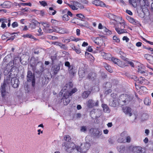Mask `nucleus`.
<instances>
[{
  "instance_id": "nucleus-53",
  "label": "nucleus",
  "mask_w": 153,
  "mask_h": 153,
  "mask_svg": "<svg viewBox=\"0 0 153 153\" xmlns=\"http://www.w3.org/2000/svg\"><path fill=\"white\" fill-rule=\"evenodd\" d=\"M79 19L76 18H73L71 21V22L73 23H75L76 22H77Z\"/></svg>"
},
{
  "instance_id": "nucleus-1",
  "label": "nucleus",
  "mask_w": 153,
  "mask_h": 153,
  "mask_svg": "<svg viewBox=\"0 0 153 153\" xmlns=\"http://www.w3.org/2000/svg\"><path fill=\"white\" fill-rule=\"evenodd\" d=\"M111 98L109 101V105L113 107H115L117 106L118 104L122 105L126 104L130 101L131 98L128 95L126 94H122L120 97V101H118L117 99V96L115 94H111Z\"/></svg>"
},
{
  "instance_id": "nucleus-52",
  "label": "nucleus",
  "mask_w": 153,
  "mask_h": 153,
  "mask_svg": "<svg viewBox=\"0 0 153 153\" xmlns=\"http://www.w3.org/2000/svg\"><path fill=\"white\" fill-rule=\"evenodd\" d=\"M20 4L23 6L27 5L30 6H31L32 5L31 4L30 2L28 3H21Z\"/></svg>"
},
{
  "instance_id": "nucleus-37",
  "label": "nucleus",
  "mask_w": 153,
  "mask_h": 153,
  "mask_svg": "<svg viewBox=\"0 0 153 153\" xmlns=\"http://www.w3.org/2000/svg\"><path fill=\"white\" fill-rule=\"evenodd\" d=\"M64 139L65 140L68 141V142H70L71 139L70 136L68 135H65L64 137Z\"/></svg>"
},
{
  "instance_id": "nucleus-28",
  "label": "nucleus",
  "mask_w": 153,
  "mask_h": 153,
  "mask_svg": "<svg viewBox=\"0 0 153 153\" xmlns=\"http://www.w3.org/2000/svg\"><path fill=\"white\" fill-rule=\"evenodd\" d=\"M140 93L141 94L146 93L147 92V89L146 88L143 86H141L140 88Z\"/></svg>"
},
{
  "instance_id": "nucleus-16",
  "label": "nucleus",
  "mask_w": 153,
  "mask_h": 153,
  "mask_svg": "<svg viewBox=\"0 0 153 153\" xmlns=\"http://www.w3.org/2000/svg\"><path fill=\"white\" fill-rule=\"evenodd\" d=\"M79 77L82 78L84 77L85 75V71L83 67H81L79 69Z\"/></svg>"
},
{
  "instance_id": "nucleus-9",
  "label": "nucleus",
  "mask_w": 153,
  "mask_h": 153,
  "mask_svg": "<svg viewBox=\"0 0 153 153\" xmlns=\"http://www.w3.org/2000/svg\"><path fill=\"white\" fill-rule=\"evenodd\" d=\"M11 84L13 88H17L19 84L18 79L16 77L12 78L11 79Z\"/></svg>"
},
{
  "instance_id": "nucleus-22",
  "label": "nucleus",
  "mask_w": 153,
  "mask_h": 153,
  "mask_svg": "<svg viewBox=\"0 0 153 153\" xmlns=\"http://www.w3.org/2000/svg\"><path fill=\"white\" fill-rule=\"evenodd\" d=\"M94 4L97 6H100L102 7L105 6V4L102 1L99 0H95L94 1Z\"/></svg>"
},
{
  "instance_id": "nucleus-46",
  "label": "nucleus",
  "mask_w": 153,
  "mask_h": 153,
  "mask_svg": "<svg viewBox=\"0 0 153 153\" xmlns=\"http://www.w3.org/2000/svg\"><path fill=\"white\" fill-rule=\"evenodd\" d=\"M39 2L41 5H42V6L44 7H45L46 6H47V5H48L47 3L45 1H39Z\"/></svg>"
},
{
  "instance_id": "nucleus-17",
  "label": "nucleus",
  "mask_w": 153,
  "mask_h": 153,
  "mask_svg": "<svg viewBox=\"0 0 153 153\" xmlns=\"http://www.w3.org/2000/svg\"><path fill=\"white\" fill-rule=\"evenodd\" d=\"M6 86V84L5 83H4L3 85H1V93L2 96L3 97H5L6 95V94L7 93V92H6L5 90V87Z\"/></svg>"
},
{
  "instance_id": "nucleus-14",
  "label": "nucleus",
  "mask_w": 153,
  "mask_h": 153,
  "mask_svg": "<svg viewBox=\"0 0 153 153\" xmlns=\"http://www.w3.org/2000/svg\"><path fill=\"white\" fill-rule=\"evenodd\" d=\"M115 30L119 34L126 33L127 32L126 30L123 28L122 27H120L119 25L118 26V27H116L115 28Z\"/></svg>"
},
{
  "instance_id": "nucleus-23",
  "label": "nucleus",
  "mask_w": 153,
  "mask_h": 153,
  "mask_svg": "<svg viewBox=\"0 0 153 153\" xmlns=\"http://www.w3.org/2000/svg\"><path fill=\"white\" fill-rule=\"evenodd\" d=\"M52 29H49L48 28H43V30L44 32L46 33H51L53 32H55L54 27H52Z\"/></svg>"
},
{
  "instance_id": "nucleus-54",
  "label": "nucleus",
  "mask_w": 153,
  "mask_h": 153,
  "mask_svg": "<svg viewBox=\"0 0 153 153\" xmlns=\"http://www.w3.org/2000/svg\"><path fill=\"white\" fill-rule=\"evenodd\" d=\"M123 41H125L126 42H128L129 41V39L126 36H124L123 38Z\"/></svg>"
},
{
  "instance_id": "nucleus-47",
  "label": "nucleus",
  "mask_w": 153,
  "mask_h": 153,
  "mask_svg": "<svg viewBox=\"0 0 153 153\" xmlns=\"http://www.w3.org/2000/svg\"><path fill=\"white\" fill-rule=\"evenodd\" d=\"M68 4L72 10H77L78 9L77 7H76L74 5H70L69 4Z\"/></svg>"
},
{
  "instance_id": "nucleus-3",
  "label": "nucleus",
  "mask_w": 153,
  "mask_h": 153,
  "mask_svg": "<svg viewBox=\"0 0 153 153\" xmlns=\"http://www.w3.org/2000/svg\"><path fill=\"white\" fill-rule=\"evenodd\" d=\"M91 145L89 143H85L84 144L82 148L79 146L76 147V149L77 152L81 153H86L90 147Z\"/></svg>"
},
{
  "instance_id": "nucleus-64",
  "label": "nucleus",
  "mask_w": 153,
  "mask_h": 153,
  "mask_svg": "<svg viewBox=\"0 0 153 153\" xmlns=\"http://www.w3.org/2000/svg\"><path fill=\"white\" fill-rule=\"evenodd\" d=\"M88 45V43L87 42H84L82 44V46L83 47H85Z\"/></svg>"
},
{
  "instance_id": "nucleus-34",
  "label": "nucleus",
  "mask_w": 153,
  "mask_h": 153,
  "mask_svg": "<svg viewBox=\"0 0 153 153\" xmlns=\"http://www.w3.org/2000/svg\"><path fill=\"white\" fill-rule=\"evenodd\" d=\"M103 29L105 33V34L107 35H109L111 34V32L110 30H109L108 29H107L105 27H104L103 28Z\"/></svg>"
},
{
  "instance_id": "nucleus-8",
  "label": "nucleus",
  "mask_w": 153,
  "mask_h": 153,
  "mask_svg": "<svg viewBox=\"0 0 153 153\" xmlns=\"http://www.w3.org/2000/svg\"><path fill=\"white\" fill-rule=\"evenodd\" d=\"M63 96L62 98L63 103L65 105H67L69 102L70 100L69 98L70 96L68 94V93H65L64 91L63 93Z\"/></svg>"
},
{
  "instance_id": "nucleus-24",
  "label": "nucleus",
  "mask_w": 153,
  "mask_h": 153,
  "mask_svg": "<svg viewBox=\"0 0 153 153\" xmlns=\"http://www.w3.org/2000/svg\"><path fill=\"white\" fill-rule=\"evenodd\" d=\"M54 45L59 46L62 49L66 50L67 49V47L64 44H62L60 43L56 42L53 43Z\"/></svg>"
},
{
  "instance_id": "nucleus-31",
  "label": "nucleus",
  "mask_w": 153,
  "mask_h": 153,
  "mask_svg": "<svg viewBox=\"0 0 153 153\" xmlns=\"http://www.w3.org/2000/svg\"><path fill=\"white\" fill-rule=\"evenodd\" d=\"M22 37L24 38H27L31 39H35V38L31 34L29 33L24 34L22 36Z\"/></svg>"
},
{
  "instance_id": "nucleus-44",
  "label": "nucleus",
  "mask_w": 153,
  "mask_h": 153,
  "mask_svg": "<svg viewBox=\"0 0 153 153\" xmlns=\"http://www.w3.org/2000/svg\"><path fill=\"white\" fill-rule=\"evenodd\" d=\"M113 39L115 42H119L120 41V39L116 36L113 37Z\"/></svg>"
},
{
  "instance_id": "nucleus-11",
  "label": "nucleus",
  "mask_w": 153,
  "mask_h": 153,
  "mask_svg": "<svg viewBox=\"0 0 153 153\" xmlns=\"http://www.w3.org/2000/svg\"><path fill=\"white\" fill-rule=\"evenodd\" d=\"M54 30H55V31L56 32L61 34H64L67 32V30L61 27H55Z\"/></svg>"
},
{
  "instance_id": "nucleus-12",
  "label": "nucleus",
  "mask_w": 153,
  "mask_h": 153,
  "mask_svg": "<svg viewBox=\"0 0 153 153\" xmlns=\"http://www.w3.org/2000/svg\"><path fill=\"white\" fill-rule=\"evenodd\" d=\"M123 111L125 114L130 116L132 115L131 108L128 107H124L123 108Z\"/></svg>"
},
{
  "instance_id": "nucleus-2",
  "label": "nucleus",
  "mask_w": 153,
  "mask_h": 153,
  "mask_svg": "<svg viewBox=\"0 0 153 153\" xmlns=\"http://www.w3.org/2000/svg\"><path fill=\"white\" fill-rule=\"evenodd\" d=\"M131 141V138L129 136H127L126 132L123 131L120 135V137L118 139V141L120 143H129Z\"/></svg>"
},
{
  "instance_id": "nucleus-13",
  "label": "nucleus",
  "mask_w": 153,
  "mask_h": 153,
  "mask_svg": "<svg viewBox=\"0 0 153 153\" xmlns=\"http://www.w3.org/2000/svg\"><path fill=\"white\" fill-rule=\"evenodd\" d=\"M137 81L138 83L141 84L148 85L149 83L148 81L142 77H139Z\"/></svg>"
},
{
  "instance_id": "nucleus-6",
  "label": "nucleus",
  "mask_w": 153,
  "mask_h": 153,
  "mask_svg": "<svg viewBox=\"0 0 153 153\" xmlns=\"http://www.w3.org/2000/svg\"><path fill=\"white\" fill-rule=\"evenodd\" d=\"M27 80L28 82H32V85L34 86L35 84V76L32 75L30 71H28L27 72Z\"/></svg>"
},
{
  "instance_id": "nucleus-61",
  "label": "nucleus",
  "mask_w": 153,
  "mask_h": 153,
  "mask_svg": "<svg viewBox=\"0 0 153 153\" xmlns=\"http://www.w3.org/2000/svg\"><path fill=\"white\" fill-rule=\"evenodd\" d=\"M141 42H138L136 44V46L137 47H140L142 45Z\"/></svg>"
},
{
  "instance_id": "nucleus-56",
  "label": "nucleus",
  "mask_w": 153,
  "mask_h": 153,
  "mask_svg": "<svg viewBox=\"0 0 153 153\" xmlns=\"http://www.w3.org/2000/svg\"><path fill=\"white\" fill-rule=\"evenodd\" d=\"M65 65L66 66L68 67L69 68H70V63L68 62H66L65 63Z\"/></svg>"
},
{
  "instance_id": "nucleus-40",
  "label": "nucleus",
  "mask_w": 153,
  "mask_h": 153,
  "mask_svg": "<svg viewBox=\"0 0 153 153\" xmlns=\"http://www.w3.org/2000/svg\"><path fill=\"white\" fill-rule=\"evenodd\" d=\"M144 102L145 104L146 105H149L151 104V101L148 98H146Z\"/></svg>"
},
{
  "instance_id": "nucleus-4",
  "label": "nucleus",
  "mask_w": 153,
  "mask_h": 153,
  "mask_svg": "<svg viewBox=\"0 0 153 153\" xmlns=\"http://www.w3.org/2000/svg\"><path fill=\"white\" fill-rule=\"evenodd\" d=\"M99 101L98 100L89 99L86 102L87 107L89 108L97 107L99 105Z\"/></svg>"
},
{
  "instance_id": "nucleus-60",
  "label": "nucleus",
  "mask_w": 153,
  "mask_h": 153,
  "mask_svg": "<svg viewBox=\"0 0 153 153\" xmlns=\"http://www.w3.org/2000/svg\"><path fill=\"white\" fill-rule=\"evenodd\" d=\"M1 22L2 24L1 26V27L3 28H4L5 27H6V25L5 23H4L3 22Z\"/></svg>"
},
{
  "instance_id": "nucleus-51",
  "label": "nucleus",
  "mask_w": 153,
  "mask_h": 153,
  "mask_svg": "<svg viewBox=\"0 0 153 153\" xmlns=\"http://www.w3.org/2000/svg\"><path fill=\"white\" fill-rule=\"evenodd\" d=\"M119 54L122 56L121 57L122 59H124V58L126 56V55L122 51L119 52Z\"/></svg>"
},
{
  "instance_id": "nucleus-29",
  "label": "nucleus",
  "mask_w": 153,
  "mask_h": 153,
  "mask_svg": "<svg viewBox=\"0 0 153 153\" xmlns=\"http://www.w3.org/2000/svg\"><path fill=\"white\" fill-rule=\"evenodd\" d=\"M39 23L43 26L44 28H49L50 27L49 23L47 22H41Z\"/></svg>"
},
{
  "instance_id": "nucleus-21",
  "label": "nucleus",
  "mask_w": 153,
  "mask_h": 153,
  "mask_svg": "<svg viewBox=\"0 0 153 153\" xmlns=\"http://www.w3.org/2000/svg\"><path fill=\"white\" fill-rule=\"evenodd\" d=\"M14 62L13 61H10L7 65L6 67V68L7 71H11L13 67Z\"/></svg>"
},
{
  "instance_id": "nucleus-48",
  "label": "nucleus",
  "mask_w": 153,
  "mask_h": 153,
  "mask_svg": "<svg viewBox=\"0 0 153 153\" xmlns=\"http://www.w3.org/2000/svg\"><path fill=\"white\" fill-rule=\"evenodd\" d=\"M11 25L13 28H15L18 26V24L17 22H15L12 24Z\"/></svg>"
},
{
  "instance_id": "nucleus-19",
  "label": "nucleus",
  "mask_w": 153,
  "mask_h": 153,
  "mask_svg": "<svg viewBox=\"0 0 153 153\" xmlns=\"http://www.w3.org/2000/svg\"><path fill=\"white\" fill-rule=\"evenodd\" d=\"M102 107L103 108V110L104 112L108 113L110 112V110L107 105L102 104Z\"/></svg>"
},
{
  "instance_id": "nucleus-39",
  "label": "nucleus",
  "mask_w": 153,
  "mask_h": 153,
  "mask_svg": "<svg viewBox=\"0 0 153 153\" xmlns=\"http://www.w3.org/2000/svg\"><path fill=\"white\" fill-rule=\"evenodd\" d=\"M10 35L11 34L9 33H5L2 36V39L3 40H4L7 38V37H6L5 36H10Z\"/></svg>"
},
{
  "instance_id": "nucleus-32",
  "label": "nucleus",
  "mask_w": 153,
  "mask_h": 153,
  "mask_svg": "<svg viewBox=\"0 0 153 153\" xmlns=\"http://www.w3.org/2000/svg\"><path fill=\"white\" fill-rule=\"evenodd\" d=\"M121 20V22L119 23V24L118 25V26L119 25L120 27H122L124 29L125 28V26L126 25L124 20Z\"/></svg>"
},
{
  "instance_id": "nucleus-59",
  "label": "nucleus",
  "mask_w": 153,
  "mask_h": 153,
  "mask_svg": "<svg viewBox=\"0 0 153 153\" xmlns=\"http://www.w3.org/2000/svg\"><path fill=\"white\" fill-rule=\"evenodd\" d=\"M38 32L39 33V35H40L42 34L43 32H42V30L40 28H39L38 30Z\"/></svg>"
},
{
  "instance_id": "nucleus-20",
  "label": "nucleus",
  "mask_w": 153,
  "mask_h": 153,
  "mask_svg": "<svg viewBox=\"0 0 153 153\" xmlns=\"http://www.w3.org/2000/svg\"><path fill=\"white\" fill-rule=\"evenodd\" d=\"M91 91H84L82 94V97L83 99L87 98L91 93Z\"/></svg>"
},
{
  "instance_id": "nucleus-38",
  "label": "nucleus",
  "mask_w": 153,
  "mask_h": 153,
  "mask_svg": "<svg viewBox=\"0 0 153 153\" xmlns=\"http://www.w3.org/2000/svg\"><path fill=\"white\" fill-rule=\"evenodd\" d=\"M105 68H106V69L110 72L111 73L113 72V70L111 69V67L110 66L108 65H106L105 66Z\"/></svg>"
},
{
  "instance_id": "nucleus-62",
  "label": "nucleus",
  "mask_w": 153,
  "mask_h": 153,
  "mask_svg": "<svg viewBox=\"0 0 153 153\" xmlns=\"http://www.w3.org/2000/svg\"><path fill=\"white\" fill-rule=\"evenodd\" d=\"M76 35L79 36L80 34V30L79 29H77L76 30Z\"/></svg>"
},
{
  "instance_id": "nucleus-33",
  "label": "nucleus",
  "mask_w": 153,
  "mask_h": 153,
  "mask_svg": "<svg viewBox=\"0 0 153 153\" xmlns=\"http://www.w3.org/2000/svg\"><path fill=\"white\" fill-rule=\"evenodd\" d=\"M117 149L120 152H123L125 150V147L121 146L120 147H117Z\"/></svg>"
},
{
  "instance_id": "nucleus-26",
  "label": "nucleus",
  "mask_w": 153,
  "mask_h": 153,
  "mask_svg": "<svg viewBox=\"0 0 153 153\" xmlns=\"http://www.w3.org/2000/svg\"><path fill=\"white\" fill-rule=\"evenodd\" d=\"M144 57L150 63L151 61H152L153 59V56L148 54H145L144 55Z\"/></svg>"
},
{
  "instance_id": "nucleus-50",
  "label": "nucleus",
  "mask_w": 153,
  "mask_h": 153,
  "mask_svg": "<svg viewBox=\"0 0 153 153\" xmlns=\"http://www.w3.org/2000/svg\"><path fill=\"white\" fill-rule=\"evenodd\" d=\"M128 20L131 23H133L135 22L134 20L130 17H128Z\"/></svg>"
},
{
  "instance_id": "nucleus-35",
  "label": "nucleus",
  "mask_w": 153,
  "mask_h": 153,
  "mask_svg": "<svg viewBox=\"0 0 153 153\" xmlns=\"http://www.w3.org/2000/svg\"><path fill=\"white\" fill-rule=\"evenodd\" d=\"M117 65L121 67H124L127 66V65L124 63V62L119 61Z\"/></svg>"
},
{
  "instance_id": "nucleus-18",
  "label": "nucleus",
  "mask_w": 153,
  "mask_h": 153,
  "mask_svg": "<svg viewBox=\"0 0 153 153\" xmlns=\"http://www.w3.org/2000/svg\"><path fill=\"white\" fill-rule=\"evenodd\" d=\"M34 12L37 15H39L40 16H43L45 15V12L44 10H33L31 11Z\"/></svg>"
},
{
  "instance_id": "nucleus-49",
  "label": "nucleus",
  "mask_w": 153,
  "mask_h": 153,
  "mask_svg": "<svg viewBox=\"0 0 153 153\" xmlns=\"http://www.w3.org/2000/svg\"><path fill=\"white\" fill-rule=\"evenodd\" d=\"M10 20L9 19H1V22H3L4 23H7L8 22V20Z\"/></svg>"
},
{
  "instance_id": "nucleus-57",
  "label": "nucleus",
  "mask_w": 153,
  "mask_h": 153,
  "mask_svg": "<svg viewBox=\"0 0 153 153\" xmlns=\"http://www.w3.org/2000/svg\"><path fill=\"white\" fill-rule=\"evenodd\" d=\"M108 142L110 144H112L114 142V140L112 138H111L108 139Z\"/></svg>"
},
{
  "instance_id": "nucleus-10",
  "label": "nucleus",
  "mask_w": 153,
  "mask_h": 153,
  "mask_svg": "<svg viewBox=\"0 0 153 153\" xmlns=\"http://www.w3.org/2000/svg\"><path fill=\"white\" fill-rule=\"evenodd\" d=\"M91 39L94 43L97 45H102L103 42V40L102 39L99 37L95 38L94 37H92Z\"/></svg>"
},
{
  "instance_id": "nucleus-63",
  "label": "nucleus",
  "mask_w": 153,
  "mask_h": 153,
  "mask_svg": "<svg viewBox=\"0 0 153 153\" xmlns=\"http://www.w3.org/2000/svg\"><path fill=\"white\" fill-rule=\"evenodd\" d=\"M15 36L13 35L11 36L10 37V38L8 39L7 40H13L15 38Z\"/></svg>"
},
{
  "instance_id": "nucleus-5",
  "label": "nucleus",
  "mask_w": 153,
  "mask_h": 153,
  "mask_svg": "<svg viewBox=\"0 0 153 153\" xmlns=\"http://www.w3.org/2000/svg\"><path fill=\"white\" fill-rule=\"evenodd\" d=\"M90 131L91 132L92 134L97 138L99 137L102 134V131L98 128H91Z\"/></svg>"
},
{
  "instance_id": "nucleus-58",
  "label": "nucleus",
  "mask_w": 153,
  "mask_h": 153,
  "mask_svg": "<svg viewBox=\"0 0 153 153\" xmlns=\"http://www.w3.org/2000/svg\"><path fill=\"white\" fill-rule=\"evenodd\" d=\"M74 50L76 51V52L78 54L80 53H81L80 50L79 48L76 49L75 48H74Z\"/></svg>"
},
{
  "instance_id": "nucleus-30",
  "label": "nucleus",
  "mask_w": 153,
  "mask_h": 153,
  "mask_svg": "<svg viewBox=\"0 0 153 153\" xmlns=\"http://www.w3.org/2000/svg\"><path fill=\"white\" fill-rule=\"evenodd\" d=\"M77 89L76 88H74L72 89V90L70 92L68 91H65L64 92L65 93H68V95H69V96H71L73 94L75 93V92L77 91Z\"/></svg>"
},
{
  "instance_id": "nucleus-7",
  "label": "nucleus",
  "mask_w": 153,
  "mask_h": 153,
  "mask_svg": "<svg viewBox=\"0 0 153 153\" xmlns=\"http://www.w3.org/2000/svg\"><path fill=\"white\" fill-rule=\"evenodd\" d=\"M138 73L145 76H146L148 75L147 72L145 70V67L142 64H139L138 66Z\"/></svg>"
},
{
  "instance_id": "nucleus-45",
  "label": "nucleus",
  "mask_w": 153,
  "mask_h": 153,
  "mask_svg": "<svg viewBox=\"0 0 153 153\" xmlns=\"http://www.w3.org/2000/svg\"><path fill=\"white\" fill-rule=\"evenodd\" d=\"M80 130L81 132H85L87 131V127L85 126H82L81 127Z\"/></svg>"
},
{
  "instance_id": "nucleus-43",
  "label": "nucleus",
  "mask_w": 153,
  "mask_h": 153,
  "mask_svg": "<svg viewBox=\"0 0 153 153\" xmlns=\"http://www.w3.org/2000/svg\"><path fill=\"white\" fill-rule=\"evenodd\" d=\"M63 12L67 13V15L71 16H72V14L67 9H65L63 11Z\"/></svg>"
},
{
  "instance_id": "nucleus-41",
  "label": "nucleus",
  "mask_w": 153,
  "mask_h": 153,
  "mask_svg": "<svg viewBox=\"0 0 153 153\" xmlns=\"http://www.w3.org/2000/svg\"><path fill=\"white\" fill-rule=\"evenodd\" d=\"M111 60H112L114 63L116 64L117 65L120 61L119 59L114 57L112 58Z\"/></svg>"
},
{
  "instance_id": "nucleus-42",
  "label": "nucleus",
  "mask_w": 153,
  "mask_h": 153,
  "mask_svg": "<svg viewBox=\"0 0 153 153\" xmlns=\"http://www.w3.org/2000/svg\"><path fill=\"white\" fill-rule=\"evenodd\" d=\"M107 17L112 19H115L116 16L115 15L111 14H108L107 16Z\"/></svg>"
},
{
  "instance_id": "nucleus-15",
  "label": "nucleus",
  "mask_w": 153,
  "mask_h": 153,
  "mask_svg": "<svg viewBox=\"0 0 153 153\" xmlns=\"http://www.w3.org/2000/svg\"><path fill=\"white\" fill-rule=\"evenodd\" d=\"M101 54L103 57L105 59L110 60L112 58L111 55L109 53H105L103 52L101 53Z\"/></svg>"
},
{
  "instance_id": "nucleus-27",
  "label": "nucleus",
  "mask_w": 153,
  "mask_h": 153,
  "mask_svg": "<svg viewBox=\"0 0 153 153\" xmlns=\"http://www.w3.org/2000/svg\"><path fill=\"white\" fill-rule=\"evenodd\" d=\"M94 112L95 115V117H98L101 115L102 112L101 111L98 109L94 110Z\"/></svg>"
},
{
  "instance_id": "nucleus-55",
  "label": "nucleus",
  "mask_w": 153,
  "mask_h": 153,
  "mask_svg": "<svg viewBox=\"0 0 153 153\" xmlns=\"http://www.w3.org/2000/svg\"><path fill=\"white\" fill-rule=\"evenodd\" d=\"M76 16L78 17L81 19H83L84 18V16L81 14H77Z\"/></svg>"
},
{
  "instance_id": "nucleus-25",
  "label": "nucleus",
  "mask_w": 153,
  "mask_h": 153,
  "mask_svg": "<svg viewBox=\"0 0 153 153\" xmlns=\"http://www.w3.org/2000/svg\"><path fill=\"white\" fill-rule=\"evenodd\" d=\"M11 3L10 2L6 1L2 4V7L4 8H9L10 7Z\"/></svg>"
},
{
  "instance_id": "nucleus-36",
  "label": "nucleus",
  "mask_w": 153,
  "mask_h": 153,
  "mask_svg": "<svg viewBox=\"0 0 153 153\" xmlns=\"http://www.w3.org/2000/svg\"><path fill=\"white\" fill-rule=\"evenodd\" d=\"M62 20L64 21H68L70 19L68 15L67 14H65L62 17Z\"/></svg>"
}]
</instances>
